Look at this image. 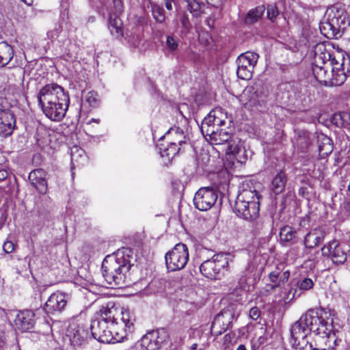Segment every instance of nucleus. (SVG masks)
I'll use <instances>...</instances> for the list:
<instances>
[{"instance_id":"1","label":"nucleus","mask_w":350,"mask_h":350,"mask_svg":"<svg viewBox=\"0 0 350 350\" xmlns=\"http://www.w3.org/2000/svg\"><path fill=\"white\" fill-rule=\"evenodd\" d=\"M329 311L310 309L291 328V343L295 350H335L338 330L334 329Z\"/></svg>"},{"instance_id":"2","label":"nucleus","mask_w":350,"mask_h":350,"mask_svg":"<svg viewBox=\"0 0 350 350\" xmlns=\"http://www.w3.org/2000/svg\"><path fill=\"white\" fill-rule=\"evenodd\" d=\"M37 100L44 115L53 121L62 120L70 104L68 92L55 83L43 86L37 94Z\"/></svg>"},{"instance_id":"3","label":"nucleus","mask_w":350,"mask_h":350,"mask_svg":"<svg viewBox=\"0 0 350 350\" xmlns=\"http://www.w3.org/2000/svg\"><path fill=\"white\" fill-rule=\"evenodd\" d=\"M122 323L124 327H120L118 330L113 329L111 325L104 320L94 319L90 325L92 336L103 343H116L123 341L126 338L128 334H131L135 330L136 317L135 313L129 308L122 311Z\"/></svg>"},{"instance_id":"4","label":"nucleus","mask_w":350,"mask_h":350,"mask_svg":"<svg viewBox=\"0 0 350 350\" xmlns=\"http://www.w3.org/2000/svg\"><path fill=\"white\" fill-rule=\"evenodd\" d=\"M133 252L129 247H123L107 256L102 263L103 275L106 282L116 286L126 284L127 274L133 265Z\"/></svg>"},{"instance_id":"5","label":"nucleus","mask_w":350,"mask_h":350,"mask_svg":"<svg viewBox=\"0 0 350 350\" xmlns=\"http://www.w3.org/2000/svg\"><path fill=\"white\" fill-rule=\"evenodd\" d=\"M231 261L232 258L229 254L218 253L204 261L200 267V270L207 278L220 280L229 271V264Z\"/></svg>"},{"instance_id":"6","label":"nucleus","mask_w":350,"mask_h":350,"mask_svg":"<svg viewBox=\"0 0 350 350\" xmlns=\"http://www.w3.org/2000/svg\"><path fill=\"white\" fill-rule=\"evenodd\" d=\"M168 271H175L183 269L189 260V251L184 243H178L165 256Z\"/></svg>"},{"instance_id":"7","label":"nucleus","mask_w":350,"mask_h":350,"mask_svg":"<svg viewBox=\"0 0 350 350\" xmlns=\"http://www.w3.org/2000/svg\"><path fill=\"white\" fill-rule=\"evenodd\" d=\"M258 57V53L252 51H247L241 54L237 59V77L243 80L250 79Z\"/></svg>"},{"instance_id":"8","label":"nucleus","mask_w":350,"mask_h":350,"mask_svg":"<svg viewBox=\"0 0 350 350\" xmlns=\"http://www.w3.org/2000/svg\"><path fill=\"white\" fill-rule=\"evenodd\" d=\"M262 196L250 185V183H243L239 188V193L237 196L239 208L245 209V204L250 203L252 211H256V208H260V200Z\"/></svg>"},{"instance_id":"9","label":"nucleus","mask_w":350,"mask_h":350,"mask_svg":"<svg viewBox=\"0 0 350 350\" xmlns=\"http://www.w3.org/2000/svg\"><path fill=\"white\" fill-rule=\"evenodd\" d=\"M235 310L232 306L223 309L215 317L212 325V332L217 335H221L232 326V322L235 319Z\"/></svg>"},{"instance_id":"10","label":"nucleus","mask_w":350,"mask_h":350,"mask_svg":"<svg viewBox=\"0 0 350 350\" xmlns=\"http://www.w3.org/2000/svg\"><path fill=\"white\" fill-rule=\"evenodd\" d=\"M174 135H176V139L170 142L167 146H164L161 144H158L160 154L162 157H167L168 158H173L180 150L178 146H181L182 144L185 143L183 139L185 138V137H183V132L178 128L170 129L164 136L160 138L159 140L163 139H170V137Z\"/></svg>"},{"instance_id":"11","label":"nucleus","mask_w":350,"mask_h":350,"mask_svg":"<svg viewBox=\"0 0 350 350\" xmlns=\"http://www.w3.org/2000/svg\"><path fill=\"white\" fill-rule=\"evenodd\" d=\"M243 94L248 98L250 105L254 107H262L267 103L269 91L262 81H256L254 85L247 87Z\"/></svg>"},{"instance_id":"12","label":"nucleus","mask_w":350,"mask_h":350,"mask_svg":"<svg viewBox=\"0 0 350 350\" xmlns=\"http://www.w3.org/2000/svg\"><path fill=\"white\" fill-rule=\"evenodd\" d=\"M314 62L312 66V73L317 79L320 83L324 85L325 86H327L329 79L330 77V75L328 73V68L326 66V63L322 59L323 57L321 55H318L317 54V51H322L323 49H325V46L323 43H317L314 46Z\"/></svg>"},{"instance_id":"13","label":"nucleus","mask_w":350,"mask_h":350,"mask_svg":"<svg viewBox=\"0 0 350 350\" xmlns=\"http://www.w3.org/2000/svg\"><path fill=\"white\" fill-rule=\"evenodd\" d=\"M217 193L212 187H202L195 194L193 203L201 211L209 210L216 202Z\"/></svg>"},{"instance_id":"14","label":"nucleus","mask_w":350,"mask_h":350,"mask_svg":"<svg viewBox=\"0 0 350 350\" xmlns=\"http://www.w3.org/2000/svg\"><path fill=\"white\" fill-rule=\"evenodd\" d=\"M288 288L285 289L286 294L284 297V301L298 298L303 293L312 289L314 286V282L309 278H304L294 283L293 280L288 284Z\"/></svg>"},{"instance_id":"15","label":"nucleus","mask_w":350,"mask_h":350,"mask_svg":"<svg viewBox=\"0 0 350 350\" xmlns=\"http://www.w3.org/2000/svg\"><path fill=\"white\" fill-rule=\"evenodd\" d=\"M345 245L337 241H332L321 248L322 254L329 257L334 264H343L347 260V254Z\"/></svg>"},{"instance_id":"16","label":"nucleus","mask_w":350,"mask_h":350,"mask_svg":"<svg viewBox=\"0 0 350 350\" xmlns=\"http://www.w3.org/2000/svg\"><path fill=\"white\" fill-rule=\"evenodd\" d=\"M226 116L220 109L212 110L202 122V133H213L215 127L226 125Z\"/></svg>"},{"instance_id":"17","label":"nucleus","mask_w":350,"mask_h":350,"mask_svg":"<svg viewBox=\"0 0 350 350\" xmlns=\"http://www.w3.org/2000/svg\"><path fill=\"white\" fill-rule=\"evenodd\" d=\"M122 309L121 311H122ZM122 312H120L117 308H115L113 305L109 307V304L106 307H102L100 310V320H104L107 323V325H111V328L113 329L118 330L120 327H124V324L122 323L121 314Z\"/></svg>"},{"instance_id":"18","label":"nucleus","mask_w":350,"mask_h":350,"mask_svg":"<svg viewBox=\"0 0 350 350\" xmlns=\"http://www.w3.org/2000/svg\"><path fill=\"white\" fill-rule=\"evenodd\" d=\"M165 336L164 332L152 330L142 336L138 344L143 350H158L165 340Z\"/></svg>"},{"instance_id":"19","label":"nucleus","mask_w":350,"mask_h":350,"mask_svg":"<svg viewBox=\"0 0 350 350\" xmlns=\"http://www.w3.org/2000/svg\"><path fill=\"white\" fill-rule=\"evenodd\" d=\"M68 302V295L56 292L53 293L45 303L44 310L47 314H55L61 312L66 306Z\"/></svg>"},{"instance_id":"20","label":"nucleus","mask_w":350,"mask_h":350,"mask_svg":"<svg viewBox=\"0 0 350 350\" xmlns=\"http://www.w3.org/2000/svg\"><path fill=\"white\" fill-rule=\"evenodd\" d=\"M26 131L28 135L33 133V139L36 144L43 148L49 142V133L45 127L38 121L31 120L30 124L25 126Z\"/></svg>"},{"instance_id":"21","label":"nucleus","mask_w":350,"mask_h":350,"mask_svg":"<svg viewBox=\"0 0 350 350\" xmlns=\"http://www.w3.org/2000/svg\"><path fill=\"white\" fill-rule=\"evenodd\" d=\"M66 336L71 345L76 347L81 346L85 342L89 333L83 325L72 323L68 327Z\"/></svg>"},{"instance_id":"22","label":"nucleus","mask_w":350,"mask_h":350,"mask_svg":"<svg viewBox=\"0 0 350 350\" xmlns=\"http://www.w3.org/2000/svg\"><path fill=\"white\" fill-rule=\"evenodd\" d=\"M16 120L14 113L9 109H0V136L7 137L12 134Z\"/></svg>"},{"instance_id":"23","label":"nucleus","mask_w":350,"mask_h":350,"mask_svg":"<svg viewBox=\"0 0 350 350\" xmlns=\"http://www.w3.org/2000/svg\"><path fill=\"white\" fill-rule=\"evenodd\" d=\"M290 271L284 269L280 267H277L273 271L269 274V281L272 283L271 288H282L288 282L290 277Z\"/></svg>"},{"instance_id":"24","label":"nucleus","mask_w":350,"mask_h":350,"mask_svg":"<svg viewBox=\"0 0 350 350\" xmlns=\"http://www.w3.org/2000/svg\"><path fill=\"white\" fill-rule=\"evenodd\" d=\"M31 184L41 193L44 194L47 191V183L46 180V172L41 168L32 170L28 176Z\"/></svg>"},{"instance_id":"25","label":"nucleus","mask_w":350,"mask_h":350,"mask_svg":"<svg viewBox=\"0 0 350 350\" xmlns=\"http://www.w3.org/2000/svg\"><path fill=\"white\" fill-rule=\"evenodd\" d=\"M319 29L321 33L329 39L341 36L339 32V26L337 24V20L333 19L332 18L321 22Z\"/></svg>"},{"instance_id":"26","label":"nucleus","mask_w":350,"mask_h":350,"mask_svg":"<svg viewBox=\"0 0 350 350\" xmlns=\"http://www.w3.org/2000/svg\"><path fill=\"white\" fill-rule=\"evenodd\" d=\"M325 233L323 231L315 228L310 230L305 236L304 241L306 248L312 249L318 246L324 239Z\"/></svg>"},{"instance_id":"27","label":"nucleus","mask_w":350,"mask_h":350,"mask_svg":"<svg viewBox=\"0 0 350 350\" xmlns=\"http://www.w3.org/2000/svg\"><path fill=\"white\" fill-rule=\"evenodd\" d=\"M108 29L111 34L116 39H121L124 36L122 21L116 14H111L108 21Z\"/></svg>"},{"instance_id":"28","label":"nucleus","mask_w":350,"mask_h":350,"mask_svg":"<svg viewBox=\"0 0 350 350\" xmlns=\"http://www.w3.org/2000/svg\"><path fill=\"white\" fill-rule=\"evenodd\" d=\"M347 68H339L335 66L332 68V75L329 79L327 86H339L342 85L347 79Z\"/></svg>"},{"instance_id":"29","label":"nucleus","mask_w":350,"mask_h":350,"mask_svg":"<svg viewBox=\"0 0 350 350\" xmlns=\"http://www.w3.org/2000/svg\"><path fill=\"white\" fill-rule=\"evenodd\" d=\"M226 153L228 154H232L234 156L237 162L243 163L246 161L247 157L245 155V150L242 146V144H236L234 142L231 143V141L228 143Z\"/></svg>"},{"instance_id":"30","label":"nucleus","mask_w":350,"mask_h":350,"mask_svg":"<svg viewBox=\"0 0 350 350\" xmlns=\"http://www.w3.org/2000/svg\"><path fill=\"white\" fill-rule=\"evenodd\" d=\"M202 135L213 145H221L229 143L231 139V133L228 131H220V133H202Z\"/></svg>"},{"instance_id":"31","label":"nucleus","mask_w":350,"mask_h":350,"mask_svg":"<svg viewBox=\"0 0 350 350\" xmlns=\"http://www.w3.org/2000/svg\"><path fill=\"white\" fill-rule=\"evenodd\" d=\"M245 209L241 210V208H239V207L238 201H235L234 210L237 216L242 217L245 220H252L259 215V207L256 208V211H252L250 203H248L247 205L245 204Z\"/></svg>"},{"instance_id":"32","label":"nucleus","mask_w":350,"mask_h":350,"mask_svg":"<svg viewBox=\"0 0 350 350\" xmlns=\"http://www.w3.org/2000/svg\"><path fill=\"white\" fill-rule=\"evenodd\" d=\"M327 55L329 57L330 65L332 66V68L337 65L339 68L345 67L347 68V72L350 71V57L349 55H347L345 57L342 53H338L337 55H332L329 53H327Z\"/></svg>"},{"instance_id":"33","label":"nucleus","mask_w":350,"mask_h":350,"mask_svg":"<svg viewBox=\"0 0 350 350\" xmlns=\"http://www.w3.org/2000/svg\"><path fill=\"white\" fill-rule=\"evenodd\" d=\"M41 310H23V332H27L34 327L36 317L40 314Z\"/></svg>"},{"instance_id":"34","label":"nucleus","mask_w":350,"mask_h":350,"mask_svg":"<svg viewBox=\"0 0 350 350\" xmlns=\"http://www.w3.org/2000/svg\"><path fill=\"white\" fill-rule=\"evenodd\" d=\"M12 47L5 42H0V67L7 65L13 58Z\"/></svg>"},{"instance_id":"35","label":"nucleus","mask_w":350,"mask_h":350,"mask_svg":"<svg viewBox=\"0 0 350 350\" xmlns=\"http://www.w3.org/2000/svg\"><path fill=\"white\" fill-rule=\"evenodd\" d=\"M265 10V8L263 5L250 10L245 17V23L246 25H252L258 22L262 16Z\"/></svg>"},{"instance_id":"36","label":"nucleus","mask_w":350,"mask_h":350,"mask_svg":"<svg viewBox=\"0 0 350 350\" xmlns=\"http://www.w3.org/2000/svg\"><path fill=\"white\" fill-rule=\"evenodd\" d=\"M281 90H286L288 93L287 97L288 99L293 98L296 100L301 99V93L305 88L301 87L295 86L291 83H284L280 85Z\"/></svg>"},{"instance_id":"37","label":"nucleus","mask_w":350,"mask_h":350,"mask_svg":"<svg viewBox=\"0 0 350 350\" xmlns=\"http://www.w3.org/2000/svg\"><path fill=\"white\" fill-rule=\"evenodd\" d=\"M286 183V176L284 173H278L272 180L273 191L275 194H279L284 190Z\"/></svg>"},{"instance_id":"38","label":"nucleus","mask_w":350,"mask_h":350,"mask_svg":"<svg viewBox=\"0 0 350 350\" xmlns=\"http://www.w3.org/2000/svg\"><path fill=\"white\" fill-rule=\"evenodd\" d=\"M297 232L290 226H284L280 228V239L283 243L292 241L296 237Z\"/></svg>"},{"instance_id":"39","label":"nucleus","mask_w":350,"mask_h":350,"mask_svg":"<svg viewBox=\"0 0 350 350\" xmlns=\"http://www.w3.org/2000/svg\"><path fill=\"white\" fill-rule=\"evenodd\" d=\"M187 3V10L193 17H199L203 14L202 7L204 5V3L199 2L198 0H185Z\"/></svg>"},{"instance_id":"40","label":"nucleus","mask_w":350,"mask_h":350,"mask_svg":"<svg viewBox=\"0 0 350 350\" xmlns=\"http://www.w3.org/2000/svg\"><path fill=\"white\" fill-rule=\"evenodd\" d=\"M84 100L92 107H97L100 105L98 94L94 91L88 92L84 96Z\"/></svg>"},{"instance_id":"41","label":"nucleus","mask_w":350,"mask_h":350,"mask_svg":"<svg viewBox=\"0 0 350 350\" xmlns=\"http://www.w3.org/2000/svg\"><path fill=\"white\" fill-rule=\"evenodd\" d=\"M152 14L157 23H162L165 20L164 10L159 5H154L152 6Z\"/></svg>"},{"instance_id":"42","label":"nucleus","mask_w":350,"mask_h":350,"mask_svg":"<svg viewBox=\"0 0 350 350\" xmlns=\"http://www.w3.org/2000/svg\"><path fill=\"white\" fill-rule=\"evenodd\" d=\"M8 319L13 321L14 325L19 329L22 326V318L21 317V312L16 310H11L7 314Z\"/></svg>"},{"instance_id":"43","label":"nucleus","mask_w":350,"mask_h":350,"mask_svg":"<svg viewBox=\"0 0 350 350\" xmlns=\"http://www.w3.org/2000/svg\"><path fill=\"white\" fill-rule=\"evenodd\" d=\"M166 49L172 53H174L178 48L179 44L178 40L172 36H167L166 38Z\"/></svg>"},{"instance_id":"44","label":"nucleus","mask_w":350,"mask_h":350,"mask_svg":"<svg viewBox=\"0 0 350 350\" xmlns=\"http://www.w3.org/2000/svg\"><path fill=\"white\" fill-rule=\"evenodd\" d=\"M250 221L252 222L253 230L256 233H259L265 227V221L262 219L259 218L258 216Z\"/></svg>"},{"instance_id":"45","label":"nucleus","mask_w":350,"mask_h":350,"mask_svg":"<svg viewBox=\"0 0 350 350\" xmlns=\"http://www.w3.org/2000/svg\"><path fill=\"white\" fill-rule=\"evenodd\" d=\"M123 38L133 45H136L139 40V36L136 33L135 30L131 32L126 31Z\"/></svg>"},{"instance_id":"46","label":"nucleus","mask_w":350,"mask_h":350,"mask_svg":"<svg viewBox=\"0 0 350 350\" xmlns=\"http://www.w3.org/2000/svg\"><path fill=\"white\" fill-rule=\"evenodd\" d=\"M267 14L268 18L273 22L279 14V10L275 5H268L267 8Z\"/></svg>"},{"instance_id":"47","label":"nucleus","mask_w":350,"mask_h":350,"mask_svg":"<svg viewBox=\"0 0 350 350\" xmlns=\"http://www.w3.org/2000/svg\"><path fill=\"white\" fill-rule=\"evenodd\" d=\"M333 19L337 20V24L339 26V32L340 30H345L347 27V24H349V21H347L346 16L343 14L338 15V16H334Z\"/></svg>"},{"instance_id":"48","label":"nucleus","mask_w":350,"mask_h":350,"mask_svg":"<svg viewBox=\"0 0 350 350\" xmlns=\"http://www.w3.org/2000/svg\"><path fill=\"white\" fill-rule=\"evenodd\" d=\"M3 251L8 254L12 252L15 249V245L12 241H7L3 245Z\"/></svg>"},{"instance_id":"49","label":"nucleus","mask_w":350,"mask_h":350,"mask_svg":"<svg viewBox=\"0 0 350 350\" xmlns=\"http://www.w3.org/2000/svg\"><path fill=\"white\" fill-rule=\"evenodd\" d=\"M180 23L185 30H188L191 26V23L189 19V17L187 14H183L180 18Z\"/></svg>"},{"instance_id":"50","label":"nucleus","mask_w":350,"mask_h":350,"mask_svg":"<svg viewBox=\"0 0 350 350\" xmlns=\"http://www.w3.org/2000/svg\"><path fill=\"white\" fill-rule=\"evenodd\" d=\"M260 315V311L257 307H253L250 310V317L253 320H257Z\"/></svg>"},{"instance_id":"51","label":"nucleus","mask_w":350,"mask_h":350,"mask_svg":"<svg viewBox=\"0 0 350 350\" xmlns=\"http://www.w3.org/2000/svg\"><path fill=\"white\" fill-rule=\"evenodd\" d=\"M206 3L210 6L219 8L222 5V0H206Z\"/></svg>"},{"instance_id":"52","label":"nucleus","mask_w":350,"mask_h":350,"mask_svg":"<svg viewBox=\"0 0 350 350\" xmlns=\"http://www.w3.org/2000/svg\"><path fill=\"white\" fill-rule=\"evenodd\" d=\"M332 122L336 125L342 124V120L340 114L335 113L332 117Z\"/></svg>"},{"instance_id":"53","label":"nucleus","mask_w":350,"mask_h":350,"mask_svg":"<svg viewBox=\"0 0 350 350\" xmlns=\"http://www.w3.org/2000/svg\"><path fill=\"white\" fill-rule=\"evenodd\" d=\"M24 337L25 338H29L31 340H37L39 338V334L38 332H30Z\"/></svg>"},{"instance_id":"54","label":"nucleus","mask_w":350,"mask_h":350,"mask_svg":"<svg viewBox=\"0 0 350 350\" xmlns=\"http://www.w3.org/2000/svg\"><path fill=\"white\" fill-rule=\"evenodd\" d=\"M77 157V152H75L73 149H72L71 153H70V160H71V163L72 165H74L75 163H78Z\"/></svg>"},{"instance_id":"55","label":"nucleus","mask_w":350,"mask_h":350,"mask_svg":"<svg viewBox=\"0 0 350 350\" xmlns=\"http://www.w3.org/2000/svg\"><path fill=\"white\" fill-rule=\"evenodd\" d=\"M8 172L5 170H0V181H3L7 178Z\"/></svg>"},{"instance_id":"56","label":"nucleus","mask_w":350,"mask_h":350,"mask_svg":"<svg viewBox=\"0 0 350 350\" xmlns=\"http://www.w3.org/2000/svg\"><path fill=\"white\" fill-rule=\"evenodd\" d=\"M165 6L168 10H172V5L171 0H165Z\"/></svg>"},{"instance_id":"57","label":"nucleus","mask_w":350,"mask_h":350,"mask_svg":"<svg viewBox=\"0 0 350 350\" xmlns=\"http://www.w3.org/2000/svg\"><path fill=\"white\" fill-rule=\"evenodd\" d=\"M343 207L347 210L348 213L350 212V203L348 202H345L343 204Z\"/></svg>"},{"instance_id":"58","label":"nucleus","mask_w":350,"mask_h":350,"mask_svg":"<svg viewBox=\"0 0 350 350\" xmlns=\"http://www.w3.org/2000/svg\"><path fill=\"white\" fill-rule=\"evenodd\" d=\"M190 350H201V349L198 348L197 344H193L190 347Z\"/></svg>"},{"instance_id":"59","label":"nucleus","mask_w":350,"mask_h":350,"mask_svg":"<svg viewBox=\"0 0 350 350\" xmlns=\"http://www.w3.org/2000/svg\"><path fill=\"white\" fill-rule=\"evenodd\" d=\"M222 126H218V127H215L213 129L215 133H220V131H224L223 129H221Z\"/></svg>"},{"instance_id":"60","label":"nucleus","mask_w":350,"mask_h":350,"mask_svg":"<svg viewBox=\"0 0 350 350\" xmlns=\"http://www.w3.org/2000/svg\"><path fill=\"white\" fill-rule=\"evenodd\" d=\"M114 4L116 8H118V6L121 5V1L120 0H114ZM118 10H120L119 8H117Z\"/></svg>"},{"instance_id":"61","label":"nucleus","mask_w":350,"mask_h":350,"mask_svg":"<svg viewBox=\"0 0 350 350\" xmlns=\"http://www.w3.org/2000/svg\"><path fill=\"white\" fill-rule=\"evenodd\" d=\"M237 350H247V349L244 345H239L237 348Z\"/></svg>"},{"instance_id":"62","label":"nucleus","mask_w":350,"mask_h":350,"mask_svg":"<svg viewBox=\"0 0 350 350\" xmlns=\"http://www.w3.org/2000/svg\"><path fill=\"white\" fill-rule=\"evenodd\" d=\"M91 122H95V123L98 124L100 122V119L92 118L89 121L88 124H90Z\"/></svg>"},{"instance_id":"63","label":"nucleus","mask_w":350,"mask_h":350,"mask_svg":"<svg viewBox=\"0 0 350 350\" xmlns=\"http://www.w3.org/2000/svg\"><path fill=\"white\" fill-rule=\"evenodd\" d=\"M77 152H79L78 155L81 156V153H83V151L82 150H79L77 147L75 148Z\"/></svg>"},{"instance_id":"64","label":"nucleus","mask_w":350,"mask_h":350,"mask_svg":"<svg viewBox=\"0 0 350 350\" xmlns=\"http://www.w3.org/2000/svg\"><path fill=\"white\" fill-rule=\"evenodd\" d=\"M304 190H305V188H301L299 191V194H301V195H304Z\"/></svg>"}]
</instances>
